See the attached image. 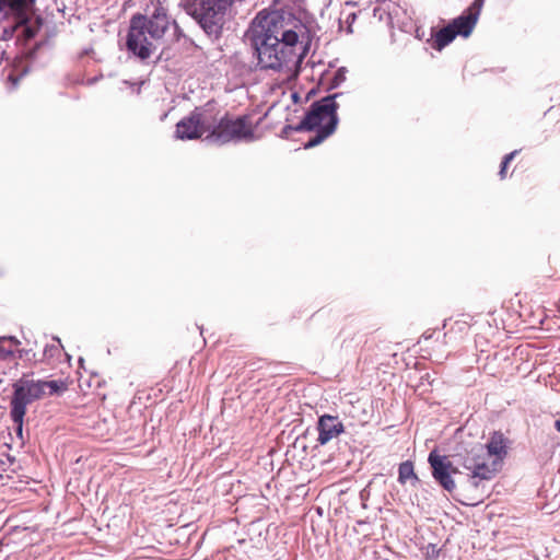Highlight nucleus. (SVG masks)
I'll return each mask as SVG.
<instances>
[{
    "mask_svg": "<svg viewBox=\"0 0 560 560\" xmlns=\"http://www.w3.org/2000/svg\"><path fill=\"white\" fill-rule=\"evenodd\" d=\"M290 16L285 19L279 12L259 13L247 31L246 38L261 69L279 71L302 59V55L295 52L296 28L304 26L300 20L291 21Z\"/></svg>",
    "mask_w": 560,
    "mask_h": 560,
    "instance_id": "f257e3e1",
    "label": "nucleus"
},
{
    "mask_svg": "<svg viewBox=\"0 0 560 560\" xmlns=\"http://www.w3.org/2000/svg\"><path fill=\"white\" fill-rule=\"evenodd\" d=\"M158 7L147 14H135L130 19L126 37L127 51L139 61L148 63L160 46L172 21L166 10L158 2Z\"/></svg>",
    "mask_w": 560,
    "mask_h": 560,
    "instance_id": "f03ea898",
    "label": "nucleus"
},
{
    "mask_svg": "<svg viewBox=\"0 0 560 560\" xmlns=\"http://www.w3.org/2000/svg\"><path fill=\"white\" fill-rule=\"evenodd\" d=\"M35 2H0V40L12 38L18 26H22V34L26 40L35 37L42 25L40 16H35V26L31 24L32 11Z\"/></svg>",
    "mask_w": 560,
    "mask_h": 560,
    "instance_id": "7ed1b4c3",
    "label": "nucleus"
},
{
    "mask_svg": "<svg viewBox=\"0 0 560 560\" xmlns=\"http://www.w3.org/2000/svg\"><path fill=\"white\" fill-rule=\"evenodd\" d=\"M233 2H184L185 11L209 36L218 38L225 23V15Z\"/></svg>",
    "mask_w": 560,
    "mask_h": 560,
    "instance_id": "20e7f679",
    "label": "nucleus"
},
{
    "mask_svg": "<svg viewBox=\"0 0 560 560\" xmlns=\"http://www.w3.org/2000/svg\"><path fill=\"white\" fill-rule=\"evenodd\" d=\"M340 95L341 93L330 94L312 103L304 118L296 125L295 131H313L323 126L320 124L326 117L328 120L338 118L339 105L336 98Z\"/></svg>",
    "mask_w": 560,
    "mask_h": 560,
    "instance_id": "39448f33",
    "label": "nucleus"
},
{
    "mask_svg": "<svg viewBox=\"0 0 560 560\" xmlns=\"http://www.w3.org/2000/svg\"><path fill=\"white\" fill-rule=\"evenodd\" d=\"M211 137L220 144L228 143L232 140L250 141L254 139V131L248 125L247 116H240L236 119L224 116L212 130Z\"/></svg>",
    "mask_w": 560,
    "mask_h": 560,
    "instance_id": "423d86ee",
    "label": "nucleus"
},
{
    "mask_svg": "<svg viewBox=\"0 0 560 560\" xmlns=\"http://www.w3.org/2000/svg\"><path fill=\"white\" fill-rule=\"evenodd\" d=\"M428 463L435 482L446 492L453 493L456 489L453 476L459 472L458 468L453 465L446 455H441L435 450L429 453Z\"/></svg>",
    "mask_w": 560,
    "mask_h": 560,
    "instance_id": "0eeeda50",
    "label": "nucleus"
},
{
    "mask_svg": "<svg viewBox=\"0 0 560 560\" xmlns=\"http://www.w3.org/2000/svg\"><path fill=\"white\" fill-rule=\"evenodd\" d=\"M463 467L471 474L469 475V482L474 488H478L479 481L490 480L493 477V470L487 464L483 446L478 444L464 457Z\"/></svg>",
    "mask_w": 560,
    "mask_h": 560,
    "instance_id": "6e6552de",
    "label": "nucleus"
},
{
    "mask_svg": "<svg viewBox=\"0 0 560 560\" xmlns=\"http://www.w3.org/2000/svg\"><path fill=\"white\" fill-rule=\"evenodd\" d=\"M203 112L205 110L202 108L196 107L189 116L180 119L176 124V138L180 140H195L201 138V136L209 129Z\"/></svg>",
    "mask_w": 560,
    "mask_h": 560,
    "instance_id": "1a4fd4ad",
    "label": "nucleus"
},
{
    "mask_svg": "<svg viewBox=\"0 0 560 560\" xmlns=\"http://www.w3.org/2000/svg\"><path fill=\"white\" fill-rule=\"evenodd\" d=\"M45 394L43 381H22L14 385L10 407H19L26 411L27 405Z\"/></svg>",
    "mask_w": 560,
    "mask_h": 560,
    "instance_id": "9d476101",
    "label": "nucleus"
},
{
    "mask_svg": "<svg viewBox=\"0 0 560 560\" xmlns=\"http://www.w3.org/2000/svg\"><path fill=\"white\" fill-rule=\"evenodd\" d=\"M482 4L483 2H471V4L464 10L460 15L448 23L457 36L467 38L472 33L481 13Z\"/></svg>",
    "mask_w": 560,
    "mask_h": 560,
    "instance_id": "9b49d317",
    "label": "nucleus"
},
{
    "mask_svg": "<svg viewBox=\"0 0 560 560\" xmlns=\"http://www.w3.org/2000/svg\"><path fill=\"white\" fill-rule=\"evenodd\" d=\"M316 430L318 432L317 442L319 445H326L343 433L345 425L338 416L325 413L318 418Z\"/></svg>",
    "mask_w": 560,
    "mask_h": 560,
    "instance_id": "f8f14e48",
    "label": "nucleus"
},
{
    "mask_svg": "<svg viewBox=\"0 0 560 560\" xmlns=\"http://www.w3.org/2000/svg\"><path fill=\"white\" fill-rule=\"evenodd\" d=\"M380 4L373 9V16L378 21H385L393 25L398 20L399 2H378Z\"/></svg>",
    "mask_w": 560,
    "mask_h": 560,
    "instance_id": "ddd939ff",
    "label": "nucleus"
},
{
    "mask_svg": "<svg viewBox=\"0 0 560 560\" xmlns=\"http://www.w3.org/2000/svg\"><path fill=\"white\" fill-rule=\"evenodd\" d=\"M338 122L339 118L332 117L325 125L316 129V135L304 144V149H311L320 144L325 139H327L336 131Z\"/></svg>",
    "mask_w": 560,
    "mask_h": 560,
    "instance_id": "4468645a",
    "label": "nucleus"
},
{
    "mask_svg": "<svg viewBox=\"0 0 560 560\" xmlns=\"http://www.w3.org/2000/svg\"><path fill=\"white\" fill-rule=\"evenodd\" d=\"M486 447L489 455L502 458L506 455V439L501 432L495 431L490 436Z\"/></svg>",
    "mask_w": 560,
    "mask_h": 560,
    "instance_id": "2eb2a0df",
    "label": "nucleus"
},
{
    "mask_svg": "<svg viewBox=\"0 0 560 560\" xmlns=\"http://www.w3.org/2000/svg\"><path fill=\"white\" fill-rule=\"evenodd\" d=\"M457 37L453 27L447 24L439 30L433 37V48L442 50L445 46L451 44Z\"/></svg>",
    "mask_w": 560,
    "mask_h": 560,
    "instance_id": "dca6fc26",
    "label": "nucleus"
},
{
    "mask_svg": "<svg viewBox=\"0 0 560 560\" xmlns=\"http://www.w3.org/2000/svg\"><path fill=\"white\" fill-rule=\"evenodd\" d=\"M25 410L20 409L19 407H10V417L14 424V430L16 435L22 440L23 439V423Z\"/></svg>",
    "mask_w": 560,
    "mask_h": 560,
    "instance_id": "f3484780",
    "label": "nucleus"
},
{
    "mask_svg": "<svg viewBox=\"0 0 560 560\" xmlns=\"http://www.w3.org/2000/svg\"><path fill=\"white\" fill-rule=\"evenodd\" d=\"M415 479L418 480V477L413 469V464L410 460L402 462L398 467V481L401 485H405L407 480Z\"/></svg>",
    "mask_w": 560,
    "mask_h": 560,
    "instance_id": "a211bd4d",
    "label": "nucleus"
},
{
    "mask_svg": "<svg viewBox=\"0 0 560 560\" xmlns=\"http://www.w3.org/2000/svg\"><path fill=\"white\" fill-rule=\"evenodd\" d=\"M346 73L347 68L340 67L334 74V77L330 80V83L327 88L328 91H331L334 89H337L339 85H341L346 81Z\"/></svg>",
    "mask_w": 560,
    "mask_h": 560,
    "instance_id": "6ab92c4d",
    "label": "nucleus"
},
{
    "mask_svg": "<svg viewBox=\"0 0 560 560\" xmlns=\"http://www.w3.org/2000/svg\"><path fill=\"white\" fill-rule=\"evenodd\" d=\"M44 390L49 388V395L59 394L66 389L63 382L60 381H43Z\"/></svg>",
    "mask_w": 560,
    "mask_h": 560,
    "instance_id": "aec40b11",
    "label": "nucleus"
},
{
    "mask_svg": "<svg viewBox=\"0 0 560 560\" xmlns=\"http://www.w3.org/2000/svg\"><path fill=\"white\" fill-rule=\"evenodd\" d=\"M43 43H37L33 45L32 47H28L23 54L28 60H34L36 57L37 50L43 46Z\"/></svg>",
    "mask_w": 560,
    "mask_h": 560,
    "instance_id": "412c9836",
    "label": "nucleus"
},
{
    "mask_svg": "<svg viewBox=\"0 0 560 560\" xmlns=\"http://www.w3.org/2000/svg\"><path fill=\"white\" fill-rule=\"evenodd\" d=\"M28 72V68H24L19 75L9 74L8 79L12 82L13 88H16L19 80Z\"/></svg>",
    "mask_w": 560,
    "mask_h": 560,
    "instance_id": "4be33fe9",
    "label": "nucleus"
},
{
    "mask_svg": "<svg viewBox=\"0 0 560 560\" xmlns=\"http://www.w3.org/2000/svg\"><path fill=\"white\" fill-rule=\"evenodd\" d=\"M295 128H296V125H295V126L285 125V126L282 128V130H281V136H282L283 138H288V137L291 135V132H296V131H295Z\"/></svg>",
    "mask_w": 560,
    "mask_h": 560,
    "instance_id": "5701e85b",
    "label": "nucleus"
},
{
    "mask_svg": "<svg viewBox=\"0 0 560 560\" xmlns=\"http://www.w3.org/2000/svg\"><path fill=\"white\" fill-rule=\"evenodd\" d=\"M517 153H518V151H517V150H514L513 152H511V153L506 154V155L503 158V160H502L503 164L509 165V163H510V162L515 158V155H516Z\"/></svg>",
    "mask_w": 560,
    "mask_h": 560,
    "instance_id": "b1692460",
    "label": "nucleus"
},
{
    "mask_svg": "<svg viewBox=\"0 0 560 560\" xmlns=\"http://www.w3.org/2000/svg\"><path fill=\"white\" fill-rule=\"evenodd\" d=\"M4 340H9V341H11V342H12V343H14V345H20V341H19L15 337H13V336H8V337H7V336H3V337H0V341H4Z\"/></svg>",
    "mask_w": 560,
    "mask_h": 560,
    "instance_id": "393cba45",
    "label": "nucleus"
},
{
    "mask_svg": "<svg viewBox=\"0 0 560 560\" xmlns=\"http://www.w3.org/2000/svg\"><path fill=\"white\" fill-rule=\"evenodd\" d=\"M506 167H508V165L503 164V162H501V166H500V171H499V176L501 179L505 178Z\"/></svg>",
    "mask_w": 560,
    "mask_h": 560,
    "instance_id": "a878e982",
    "label": "nucleus"
},
{
    "mask_svg": "<svg viewBox=\"0 0 560 560\" xmlns=\"http://www.w3.org/2000/svg\"><path fill=\"white\" fill-rule=\"evenodd\" d=\"M57 350H58V348H57V347L51 346L50 348H46V349H45V353L50 352V355H52V351H57Z\"/></svg>",
    "mask_w": 560,
    "mask_h": 560,
    "instance_id": "bb28decb",
    "label": "nucleus"
},
{
    "mask_svg": "<svg viewBox=\"0 0 560 560\" xmlns=\"http://www.w3.org/2000/svg\"><path fill=\"white\" fill-rule=\"evenodd\" d=\"M162 58H163V51H161V52L156 56V58H155V60L153 61V63H155V65H156V63H159V62L162 60Z\"/></svg>",
    "mask_w": 560,
    "mask_h": 560,
    "instance_id": "cd10ccee",
    "label": "nucleus"
},
{
    "mask_svg": "<svg viewBox=\"0 0 560 560\" xmlns=\"http://www.w3.org/2000/svg\"><path fill=\"white\" fill-rule=\"evenodd\" d=\"M555 428L558 432H560V419L555 421Z\"/></svg>",
    "mask_w": 560,
    "mask_h": 560,
    "instance_id": "c85d7f7f",
    "label": "nucleus"
},
{
    "mask_svg": "<svg viewBox=\"0 0 560 560\" xmlns=\"http://www.w3.org/2000/svg\"><path fill=\"white\" fill-rule=\"evenodd\" d=\"M61 3H62V8L57 7V11L63 12V10L66 9V5H65V2H61Z\"/></svg>",
    "mask_w": 560,
    "mask_h": 560,
    "instance_id": "c756f323",
    "label": "nucleus"
},
{
    "mask_svg": "<svg viewBox=\"0 0 560 560\" xmlns=\"http://www.w3.org/2000/svg\"><path fill=\"white\" fill-rule=\"evenodd\" d=\"M292 98H293V101H294V102H296V101L299 100V95H298V93H293V94H292Z\"/></svg>",
    "mask_w": 560,
    "mask_h": 560,
    "instance_id": "7c9ffc66",
    "label": "nucleus"
},
{
    "mask_svg": "<svg viewBox=\"0 0 560 560\" xmlns=\"http://www.w3.org/2000/svg\"><path fill=\"white\" fill-rule=\"evenodd\" d=\"M346 4H351V5H355L358 4V2H350V1H347Z\"/></svg>",
    "mask_w": 560,
    "mask_h": 560,
    "instance_id": "2f4dec72",
    "label": "nucleus"
},
{
    "mask_svg": "<svg viewBox=\"0 0 560 560\" xmlns=\"http://www.w3.org/2000/svg\"><path fill=\"white\" fill-rule=\"evenodd\" d=\"M79 363H80V364H82V363H83V359H82V358H80V359H79Z\"/></svg>",
    "mask_w": 560,
    "mask_h": 560,
    "instance_id": "473e14b6",
    "label": "nucleus"
}]
</instances>
